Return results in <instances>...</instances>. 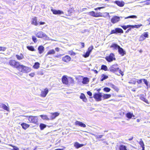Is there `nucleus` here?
I'll list each match as a JSON object with an SVG mask.
<instances>
[{"label":"nucleus","mask_w":150,"mask_h":150,"mask_svg":"<svg viewBox=\"0 0 150 150\" xmlns=\"http://www.w3.org/2000/svg\"><path fill=\"white\" fill-rule=\"evenodd\" d=\"M118 66V65L117 64L112 65L109 68L110 71L112 72L115 73L118 71L119 74L122 76H123L124 74L123 72L121 70L119 69Z\"/></svg>","instance_id":"obj_1"},{"label":"nucleus","mask_w":150,"mask_h":150,"mask_svg":"<svg viewBox=\"0 0 150 150\" xmlns=\"http://www.w3.org/2000/svg\"><path fill=\"white\" fill-rule=\"evenodd\" d=\"M18 70L24 73H28L30 72L31 70L30 68L20 64L18 68Z\"/></svg>","instance_id":"obj_2"},{"label":"nucleus","mask_w":150,"mask_h":150,"mask_svg":"<svg viewBox=\"0 0 150 150\" xmlns=\"http://www.w3.org/2000/svg\"><path fill=\"white\" fill-rule=\"evenodd\" d=\"M21 117H24L25 118H27L30 122H32L34 124H36L38 121V119L37 117L32 116H21Z\"/></svg>","instance_id":"obj_3"},{"label":"nucleus","mask_w":150,"mask_h":150,"mask_svg":"<svg viewBox=\"0 0 150 150\" xmlns=\"http://www.w3.org/2000/svg\"><path fill=\"white\" fill-rule=\"evenodd\" d=\"M9 64L10 65L17 68V69L20 64L19 62H16L13 60H10L9 62Z\"/></svg>","instance_id":"obj_4"},{"label":"nucleus","mask_w":150,"mask_h":150,"mask_svg":"<svg viewBox=\"0 0 150 150\" xmlns=\"http://www.w3.org/2000/svg\"><path fill=\"white\" fill-rule=\"evenodd\" d=\"M105 59L108 62H111L115 60V55L113 53H110L109 56L106 57Z\"/></svg>","instance_id":"obj_5"},{"label":"nucleus","mask_w":150,"mask_h":150,"mask_svg":"<svg viewBox=\"0 0 150 150\" xmlns=\"http://www.w3.org/2000/svg\"><path fill=\"white\" fill-rule=\"evenodd\" d=\"M122 18L121 16H114L111 19V22L113 24L116 23L120 21V18Z\"/></svg>","instance_id":"obj_6"},{"label":"nucleus","mask_w":150,"mask_h":150,"mask_svg":"<svg viewBox=\"0 0 150 150\" xmlns=\"http://www.w3.org/2000/svg\"><path fill=\"white\" fill-rule=\"evenodd\" d=\"M102 95L100 93H95L93 95V98L97 101H101L102 100Z\"/></svg>","instance_id":"obj_7"},{"label":"nucleus","mask_w":150,"mask_h":150,"mask_svg":"<svg viewBox=\"0 0 150 150\" xmlns=\"http://www.w3.org/2000/svg\"><path fill=\"white\" fill-rule=\"evenodd\" d=\"M49 92L47 88H46L42 90L40 94L41 97H45Z\"/></svg>","instance_id":"obj_8"},{"label":"nucleus","mask_w":150,"mask_h":150,"mask_svg":"<svg viewBox=\"0 0 150 150\" xmlns=\"http://www.w3.org/2000/svg\"><path fill=\"white\" fill-rule=\"evenodd\" d=\"M51 11L54 14H64V12L59 10H56L52 8H51Z\"/></svg>","instance_id":"obj_9"},{"label":"nucleus","mask_w":150,"mask_h":150,"mask_svg":"<svg viewBox=\"0 0 150 150\" xmlns=\"http://www.w3.org/2000/svg\"><path fill=\"white\" fill-rule=\"evenodd\" d=\"M36 35L37 37L39 38H42L47 36L45 33L42 31H40Z\"/></svg>","instance_id":"obj_10"},{"label":"nucleus","mask_w":150,"mask_h":150,"mask_svg":"<svg viewBox=\"0 0 150 150\" xmlns=\"http://www.w3.org/2000/svg\"><path fill=\"white\" fill-rule=\"evenodd\" d=\"M71 57L68 55H66L62 58V60L66 62H68L71 60Z\"/></svg>","instance_id":"obj_11"},{"label":"nucleus","mask_w":150,"mask_h":150,"mask_svg":"<svg viewBox=\"0 0 150 150\" xmlns=\"http://www.w3.org/2000/svg\"><path fill=\"white\" fill-rule=\"evenodd\" d=\"M75 124L76 126H79L83 127H86V125L84 124L77 121H76Z\"/></svg>","instance_id":"obj_12"},{"label":"nucleus","mask_w":150,"mask_h":150,"mask_svg":"<svg viewBox=\"0 0 150 150\" xmlns=\"http://www.w3.org/2000/svg\"><path fill=\"white\" fill-rule=\"evenodd\" d=\"M31 23L35 26L38 25V24L37 22V18L36 17H34L32 18Z\"/></svg>","instance_id":"obj_13"},{"label":"nucleus","mask_w":150,"mask_h":150,"mask_svg":"<svg viewBox=\"0 0 150 150\" xmlns=\"http://www.w3.org/2000/svg\"><path fill=\"white\" fill-rule=\"evenodd\" d=\"M115 3L118 6L120 7H123L125 4L123 1H116L115 2Z\"/></svg>","instance_id":"obj_14"},{"label":"nucleus","mask_w":150,"mask_h":150,"mask_svg":"<svg viewBox=\"0 0 150 150\" xmlns=\"http://www.w3.org/2000/svg\"><path fill=\"white\" fill-rule=\"evenodd\" d=\"M0 108H2L4 110H6L7 111H9V108L5 105L4 104H0Z\"/></svg>","instance_id":"obj_15"},{"label":"nucleus","mask_w":150,"mask_h":150,"mask_svg":"<svg viewBox=\"0 0 150 150\" xmlns=\"http://www.w3.org/2000/svg\"><path fill=\"white\" fill-rule=\"evenodd\" d=\"M118 52L122 56H123L125 54V52L123 49L120 47L118 49Z\"/></svg>","instance_id":"obj_16"},{"label":"nucleus","mask_w":150,"mask_h":150,"mask_svg":"<svg viewBox=\"0 0 150 150\" xmlns=\"http://www.w3.org/2000/svg\"><path fill=\"white\" fill-rule=\"evenodd\" d=\"M68 78H67L66 76H63L62 79V83L66 85L68 84Z\"/></svg>","instance_id":"obj_17"},{"label":"nucleus","mask_w":150,"mask_h":150,"mask_svg":"<svg viewBox=\"0 0 150 150\" xmlns=\"http://www.w3.org/2000/svg\"><path fill=\"white\" fill-rule=\"evenodd\" d=\"M80 98L81 99H82L83 101L85 102H86L87 101V99L86 98L85 95L83 93H81V95L80 96Z\"/></svg>","instance_id":"obj_18"},{"label":"nucleus","mask_w":150,"mask_h":150,"mask_svg":"<svg viewBox=\"0 0 150 150\" xmlns=\"http://www.w3.org/2000/svg\"><path fill=\"white\" fill-rule=\"evenodd\" d=\"M74 146L76 148L78 149L83 146L84 145L82 144H80L78 142H76L74 143Z\"/></svg>","instance_id":"obj_19"},{"label":"nucleus","mask_w":150,"mask_h":150,"mask_svg":"<svg viewBox=\"0 0 150 150\" xmlns=\"http://www.w3.org/2000/svg\"><path fill=\"white\" fill-rule=\"evenodd\" d=\"M89 82V79L87 77H84L83 79L82 83L84 84H88Z\"/></svg>","instance_id":"obj_20"},{"label":"nucleus","mask_w":150,"mask_h":150,"mask_svg":"<svg viewBox=\"0 0 150 150\" xmlns=\"http://www.w3.org/2000/svg\"><path fill=\"white\" fill-rule=\"evenodd\" d=\"M21 126L22 128L25 130L28 128L30 126V125H29L25 123H22L21 124Z\"/></svg>","instance_id":"obj_21"},{"label":"nucleus","mask_w":150,"mask_h":150,"mask_svg":"<svg viewBox=\"0 0 150 150\" xmlns=\"http://www.w3.org/2000/svg\"><path fill=\"white\" fill-rule=\"evenodd\" d=\"M120 46L118 45L117 44H113L110 47L112 48L113 50H117L118 49Z\"/></svg>","instance_id":"obj_22"},{"label":"nucleus","mask_w":150,"mask_h":150,"mask_svg":"<svg viewBox=\"0 0 150 150\" xmlns=\"http://www.w3.org/2000/svg\"><path fill=\"white\" fill-rule=\"evenodd\" d=\"M59 113L57 112H56L52 113L51 114V118L52 119H54L56 117L58 116L59 115Z\"/></svg>","instance_id":"obj_23"},{"label":"nucleus","mask_w":150,"mask_h":150,"mask_svg":"<svg viewBox=\"0 0 150 150\" xmlns=\"http://www.w3.org/2000/svg\"><path fill=\"white\" fill-rule=\"evenodd\" d=\"M44 48L42 46H39L38 48L39 51V52L40 54H42L44 51Z\"/></svg>","instance_id":"obj_24"},{"label":"nucleus","mask_w":150,"mask_h":150,"mask_svg":"<svg viewBox=\"0 0 150 150\" xmlns=\"http://www.w3.org/2000/svg\"><path fill=\"white\" fill-rule=\"evenodd\" d=\"M16 57L18 60H21L23 59L24 58V56L22 54H21L20 55L16 54Z\"/></svg>","instance_id":"obj_25"},{"label":"nucleus","mask_w":150,"mask_h":150,"mask_svg":"<svg viewBox=\"0 0 150 150\" xmlns=\"http://www.w3.org/2000/svg\"><path fill=\"white\" fill-rule=\"evenodd\" d=\"M55 52L53 49L51 50H50L46 54V56H47L49 54H53L55 53Z\"/></svg>","instance_id":"obj_26"},{"label":"nucleus","mask_w":150,"mask_h":150,"mask_svg":"<svg viewBox=\"0 0 150 150\" xmlns=\"http://www.w3.org/2000/svg\"><path fill=\"white\" fill-rule=\"evenodd\" d=\"M111 96V95L108 94H104L102 96V98L104 99H108L110 98Z\"/></svg>","instance_id":"obj_27"},{"label":"nucleus","mask_w":150,"mask_h":150,"mask_svg":"<svg viewBox=\"0 0 150 150\" xmlns=\"http://www.w3.org/2000/svg\"><path fill=\"white\" fill-rule=\"evenodd\" d=\"M126 117L129 119H131L132 117H134V116L133 113L129 112L127 113L126 115Z\"/></svg>","instance_id":"obj_28"},{"label":"nucleus","mask_w":150,"mask_h":150,"mask_svg":"<svg viewBox=\"0 0 150 150\" xmlns=\"http://www.w3.org/2000/svg\"><path fill=\"white\" fill-rule=\"evenodd\" d=\"M74 81L73 79L70 77H69L68 78V85H69L70 84L73 83H74Z\"/></svg>","instance_id":"obj_29"},{"label":"nucleus","mask_w":150,"mask_h":150,"mask_svg":"<svg viewBox=\"0 0 150 150\" xmlns=\"http://www.w3.org/2000/svg\"><path fill=\"white\" fill-rule=\"evenodd\" d=\"M108 77V76L105 74H102L101 75V78L100 79V81H103L104 80L107 79Z\"/></svg>","instance_id":"obj_30"},{"label":"nucleus","mask_w":150,"mask_h":150,"mask_svg":"<svg viewBox=\"0 0 150 150\" xmlns=\"http://www.w3.org/2000/svg\"><path fill=\"white\" fill-rule=\"evenodd\" d=\"M103 16V14L102 13L100 12L96 13L95 12L94 17H102Z\"/></svg>","instance_id":"obj_31"},{"label":"nucleus","mask_w":150,"mask_h":150,"mask_svg":"<svg viewBox=\"0 0 150 150\" xmlns=\"http://www.w3.org/2000/svg\"><path fill=\"white\" fill-rule=\"evenodd\" d=\"M116 33H123V30L121 28H116Z\"/></svg>","instance_id":"obj_32"},{"label":"nucleus","mask_w":150,"mask_h":150,"mask_svg":"<svg viewBox=\"0 0 150 150\" xmlns=\"http://www.w3.org/2000/svg\"><path fill=\"white\" fill-rule=\"evenodd\" d=\"M40 67V64L38 62H37L35 63L33 66V68L35 69H38Z\"/></svg>","instance_id":"obj_33"},{"label":"nucleus","mask_w":150,"mask_h":150,"mask_svg":"<svg viewBox=\"0 0 150 150\" xmlns=\"http://www.w3.org/2000/svg\"><path fill=\"white\" fill-rule=\"evenodd\" d=\"M46 125L43 123H41L40 125V129L41 130H43L45 128H46Z\"/></svg>","instance_id":"obj_34"},{"label":"nucleus","mask_w":150,"mask_h":150,"mask_svg":"<svg viewBox=\"0 0 150 150\" xmlns=\"http://www.w3.org/2000/svg\"><path fill=\"white\" fill-rule=\"evenodd\" d=\"M120 150H127L125 146L122 145L120 146L119 147Z\"/></svg>","instance_id":"obj_35"},{"label":"nucleus","mask_w":150,"mask_h":150,"mask_svg":"<svg viewBox=\"0 0 150 150\" xmlns=\"http://www.w3.org/2000/svg\"><path fill=\"white\" fill-rule=\"evenodd\" d=\"M145 38L149 37V33L148 32H144L142 34Z\"/></svg>","instance_id":"obj_36"},{"label":"nucleus","mask_w":150,"mask_h":150,"mask_svg":"<svg viewBox=\"0 0 150 150\" xmlns=\"http://www.w3.org/2000/svg\"><path fill=\"white\" fill-rule=\"evenodd\" d=\"M40 117L43 120H49V119L46 115H40Z\"/></svg>","instance_id":"obj_37"},{"label":"nucleus","mask_w":150,"mask_h":150,"mask_svg":"<svg viewBox=\"0 0 150 150\" xmlns=\"http://www.w3.org/2000/svg\"><path fill=\"white\" fill-rule=\"evenodd\" d=\"M137 81V79L135 78H133L132 79L130 82H129V83H132L133 84H135Z\"/></svg>","instance_id":"obj_38"},{"label":"nucleus","mask_w":150,"mask_h":150,"mask_svg":"<svg viewBox=\"0 0 150 150\" xmlns=\"http://www.w3.org/2000/svg\"><path fill=\"white\" fill-rule=\"evenodd\" d=\"M101 69L102 70H103L105 71H106L108 70V68L106 66L104 65H103L101 66Z\"/></svg>","instance_id":"obj_39"},{"label":"nucleus","mask_w":150,"mask_h":150,"mask_svg":"<svg viewBox=\"0 0 150 150\" xmlns=\"http://www.w3.org/2000/svg\"><path fill=\"white\" fill-rule=\"evenodd\" d=\"M27 48L28 50L31 51H33L35 50V49L33 46H27Z\"/></svg>","instance_id":"obj_40"},{"label":"nucleus","mask_w":150,"mask_h":150,"mask_svg":"<svg viewBox=\"0 0 150 150\" xmlns=\"http://www.w3.org/2000/svg\"><path fill=\"white\" fill-rule=\"evenodd\" d=\"M88 15L92 16L93 17H95V12L94 11H92L87 13Z\"/></svg>","instance_id":"obj_41"},{"label":"nucleus","mask_w":150,"mask_h":150,"mask_svg":"<svg viewBox=\"0 0 150 150\" xmlns=\"http://www.w3.org/2000/svg\"><path fill=\"white\" fill-rule=\"evenodd\" d=\"M137 17L135 15H132L125 18V19H127L129 18H136Z\"/></svg>","instance_id":"obj_42"},{"label":"nucleus","mask_w":150,"mask_h":150,"mask_svg":"<svg viewBox=\"0 0 150 150\" xmlns=\"http://www.w3.org/2000/svg\"><path fill=\"white\" fill-rule=\"evenodd\" d=\"M68 54L74 56L76 54L75 53L73 52L72 50L69 51H68Z\"/></svg>","instance_id":"obj_43"},{"label":"nucleus","mask_w":150,"mask_h":150,"mask_svg":"<svg viewBox=\"0 0 150 150\" xmlns=\"http://www.w3.org/2000/svg\"><path fill=\"white\" fill-rule=\"evenodd\" d=\"M91 134L93 135H94L96 138V139H98L99 138H101L102 137V135H97L96 134H94L91 133Z\"/></svg>","instance_id":"obj_44"},{"label":"nucleus","mask_w":150,"mask_h":150,"mask_svg":"<svg viewBox=\"0 0 150 150\" xmlns=\"http://www.w3.org/2000/svg\"><path fill=\"white\" fill-rule=\"evenodd\" d=\"M145 39L142 35H141L139 38V41H142L145 40Z\"/></svg>","instance_id":"obj_45"},{"label":"nucleus","mask_w":150,"mask_h":150,"mask_svg":"<svg viewBox=\"0 0 150 150\" xmlns=\"http://www.w3.org/2000/svg\"><path fill=\"white\" fill-rule=\"evenodd\" d=\"M143 2H145V4H144L146 5H148L150 4V0H147L146 1H142L140 3H143Z\"/></svg>","instance_id":"obj_46"},{"label":"nucleus","mask_w":150,"mask_h":150,"mask_svg":"<svg viewBox=\"0 0 150 150\" xmlns=\"http://www.w3.org/2000/svg\"><path fill=\"white\" fill-rule=\"evenodd\" d=\"M93 49V46L92 45H91L88 48L87 51L88 52H89L90 53Z\"/></svg>","instance_id":"obj_47"},{"label":"nucleus","mask_w":150,"mask_h":150,"mask_svg":"<svg viewBox=\"0 0 150 150\" xmlns=\"http://www.w3.org/2000/svg\"><path fill=\"white\" fill-rule=\"evenodd\" d=\"M103 90L107 92H109L110 91V89L108 87H105L103 88Z\"/></svg>","instance_id":"obj_48"},{"label":"nucleus","mask_w":150,"mask_h":150,"mask_svg":"<svg viewBox=\"0 0 150 150\" xmlns=\"http://www.w3.org/2000/svg\"><path fill=\"white\" fill-rule=\"evenodd\" d=\"M90 54L87 51L85 54L83 55V56L85 58H87L89 56Z\"/></svg>","instance_id":"obj_49"},{"label":"nucleus","mask_w":150,"mask_h":150,"mask_svg":"<svg viewBox=\"0 0 150 150\" xmlns=\"http://www.w3.org/2000/svg\"><path fill=\"white\" fill-rule=\"evenodd\" d=\"M139 143L142 147H143L144 146V143L142 139H141V141L139 142Z\"/></svg>","instance_id":"obj_50"},{"label":"nucleus","mask_w":150,"mask_h":150,"mask_svg":"<svg viewBox=\"0 0 150 150\" xmlns=\"http://www.w3.org/2000/svg\"><path fill=\"white\" fill-rule=\"evenodd\" d=\"M110 86L112 87V88H113L114 89H115V90H117V88L113 84H110Z\"/></svg>","instance_id":"obj_51"},{"label":"nucleus","mask_w":150,"mask_h":150,"mask_svg":"<svg viewBox=\"0 0 150 150\" xmlns=\"http://www.w3.org/2000/svg\"><path fill=\"white\" fill-rule=\"evenodd\" d=\"M11 146L13 147V148L12 149V150H19V148L14 146H12L10 145Z\"/></svg>","instance_id":"obj_52"},{"label":"nucleus","mask_w":150,"mask_h":150,"mask_svg":"<svg viewBox=\"0 0 150 150\" xmlns=\"http://www.w3.org/2000/svg\"><path fill=\"white\" fill-rule=\"evenodd\" d=\"M117 34L116 31V28L115 29L112 30L111 31L110 34Z\"/></svg>","instance_id":"obj_53"},{"label":"nucleus","mask_w":150,"mask_h":150,"mask_svg":"<svg viewBox=\"0 0 150 150\" xmlns=\"http://www.w3.org/2000/svg\"><path fill=\"white\" fill-rule=\"evenodd\" d=\"M6 48L5 47H0V51H4L6 50Z\"/></svg>","instance_id":"obj_54"},{"label":"nucleus","mask_w":150,"mask_h":150,"mask_svg":"<svg viewBox=\"0 0 150 150\" xmlns=\"http://www.w3.org/2000/svg\"><path fill=\"white\" fill-rule=\"evenodd\" d=\"M142 26V25H134V28H138L140 27L141 26Z\"/></svg>","instance_id":"obj_55"},{"label":"nucleus","mask_w":150,"mask_h":150,"mask_svg":"<svg viewBox=\"0 0 150 150\" xmlns=\"http://www.w3.org/2000/svg\"><path fill=\"white\" fill-rule=\"evenodd\" d=\"M32 40L35 42H36L37 41V38L35 36H32Z\"/></svg>","instance_id":"obj_56"},{"label":"nucleus","mask_w":150,"mask_h":150,"mask_svg":"<svg viewBox=\"0 0 150 150\" xmlns=\"http://www.w3.org/2000/svg\"><path fill=\"white\" fill-rule=\"evenodd\" d=\"M142 80H143V79H141L139 80L137 79V82L138 83L140 84L142 83Z\"/></svg>","instance_id":"obj_57"},{"label":"nucleus","mask_w":150,"mask_h":150,"mask_svg":"<svg viewBox=\"0 0 150 150\" xmlns=\"http://www.w3.org/2000/svg\"><path fill=\"white\" fill-rule=\"evenodd\" d=\"M109 13H108L105 12L103 13V16L104 17H105L107 16H109Z\"/></svg>","instance_id":"obj_58"},{"label":"nucleus","mask_w":150,"mask_h":150,"mask_svg":"<svg viewBox=\"0 0 150 150\" xmlns=\"http://www.w3.org/2000/svg\"><path fill=\"white\" fill-rule=\"evenodd\" d=\"M109 13H108L105 12L103 13V16L104 17H105L107 16H109Z\"/></svg>","instance_id":"obj_59"},{"label":"nucleus","mask_w":150,"mask_h":150,"mask_svg":"<svg viewBox=\"0 0 150 150\" xmlns=\"http://www.w3.org/2000/svg\"><path fill=\"white\" fill-rule=\"evenodd\" d=\"M143 80L145 84L147 86L148 85V82L145 79H143Z\"/></svg>","instance_id":"obj_60"},{"label":"nucleus","mask_w":150,"mask_h":150,"mask_svg":"<svg viewBox=\"0 0 150 150\" xmlns=\"http://www.w3.org/2000/svg\"><path fill=\"white\" fill-rule=\"evenodd\" d=\"M104 8H105L104 7H98L97 8H95L94 10H97L98 9L100 10V9H101Z\"/></svg>","instance_id":"obj_61"},{"label":"nucleus","mask_w":150,"mask_h":150,"mask_svg":"<svg viewBox=\"0 0 150 150\" xmlns=\"http://www.w3.org/2000/svg\"><path fill=\"white\" fill-rule=\"evenodd\" d=\"M35 75V73H32L29 74V75L31 77H33Z\"/></svg>","instance_id":"obj_62"},{"label":"nucleus","mask_w":150,"mask_h":150,"mask_svg":"<svg viewBox=\"0 0 150 150\" xmlns=\"http://www.w3.org/2000/svg\"><path fill=\"white\" fill-rule=\"evenodd\" d=\"M87 94L90 96H91L92 95V93L89 91L87 92Z\"/></svg>","instance_id":"obj_63"},{"label":"nucleus","mask_w":150,"mask_h":150,"mask_svg":"<svg viewBox=\"0 0 150 150\" xmlns=\"http://www.w3.org/2000/svg\"><path fill=\"white\" fill-rule=\"evenodd\" d=\"M121 27L124 30H126L127 28L126 25L121 26Z\"/></svg>","instance_id":"obj_64"}]
</instances>
